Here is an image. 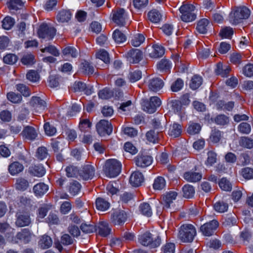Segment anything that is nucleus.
I'll return each instance as SVG.
<instances>
[{"label":"nucleus","instance_id":"15","mask_svg":"<svg viewBox=\"0 0 253 253\" xmlns=\"http://www.w3.org/2000/svg\"><path fill=\"white\" fill-rule=\"evenodd\" d=\"M21 134L25 139L32 141L38 137V130L32 126H27L24 128Z\"/></svg>","mask_w":253,"mask_h":253},{"label":"nucleus","instance_id":"35","mask_svg":"<svg viewBox=\"0 0 253 253\" xmlns=\"http://www.w3.org/2000/svg\"><path fill=\"white\" fill-rule=\"evenodd\" d=\"M95 204L96 209L98 210L102 211L107 210L110 206V204L108 201L100 197L96 199Z\"/></svg>","mask_w":253,"mask_h":253},{"label":"nucleus","instance_id":"3","mask_svg":"<svg viewBox=\"0 0 253 253\" xmlns=\"http://www.w3.org/2000/svg\"><path fill=\"white\" fill-rule=\"evenodd\" d=\"M250 15V10L245 6L237 7L229 16V20L233 24L240 23L243 19H247Z\"/></svg>","mask_w":253,"mask_h":253},{"label":"nucleus","instance_id":"55","mask_svg":"<svg viewBox=\"0 0 253 253\" xmlns=\"http://www.w3.org/2000/svg\"><path fill=\"white\" fill-rule=\"evenodd\" d=\"M96 57L103 61L105 64L110 62V58L108 52L104 49H102L98 51L96 54Z\"/></svg>","mask_w":253,"mask_h":253},{"label":"nucleus","instance_id":"39","mask_svg":"<svg viewBox=\"0 0 253 253\" xmlns=\"http://www.w3.org/2000/svg\"><path fill=\"white\" fill-rule=\"evenodd\" d=\"M203 82L202 78L199 75H194L191 80L190 87L193 90H195L199 88Z\"/></svg>","mask_w":253,"mask_h":253},{"label":"nucleus","instance_id":"41","mask_svg":"<svg viewBox=\"0 0 253 253\" xmlns=\"http://www.w3.org/2000/svg\"><path fill=\"white\" fill-rule=\"evenodd\" d=\"M66 175L68 177H79V171L77 167L73 166L70 165L66 167L65 169Z\"/></svg>","mask_w":253,"mask_h":253},{"label":"nucleus","instance_id":"40","mask_svg":"<svg viewBox=\"0 0 253 253\" xmlns=\"http://www.w3.org/2000/svg\"><path fill=\"white\" fill-rule=\"evenodd\" d=\"M51 143L52 148L55 152H58L60 149H63L64 146L63 139L60 138L52 139Z\"/></svg>","mask_w":253,"mask_h":253},{"label":"nucleus","instance_id":"24","mask_svg":"<svg viewBox=\"0 0 253 253\" xmlns=\"http://www.w3.org/2000/svg\"><path fill=\"white\" fill-rule=\"evenodd\" d=\"M95 231H97L99 235L102 237H106L111 232V228L107 222L105 221L100 222L95 228Z\"/></svg>","mask_w":253,"mask_h":253},{"label":"nucleus","instance_id":"17","mask_svg":"<svg viewBox=\"0 0 253 253\" xmlns=\"http://www.w3.org/2000/svg\"><path fill=\"white\" fill-rule=\"evenodd\" d=\"M126 57L130 63H137L142 59L143 54L138 49H131L127 53Z\"/></svg>","mask_w":253,"mask_h":253},{"label":"nucleus","instance_id":"63","mask_svg":"<svg viewBox=\"0 0 253 253\" xmlns=\"http://www.w3.org/2000/svg\"><path fill=\"white\" fill-rule=\"evenodd\" d=\"M72 206L69 201H65L62 203L60 207V211L63 214L69 213L72 210Z\"/></svg>","mask_w":253,"mask_h":253},{"label":"nucleus","instance_id":"44","mask_svg":"<svg viewBox=\"0 0 253 253\" xmlns=\"http://www.w3.org/2000/svg\"><path fill=\"white\" fill-rule=\"evenodd\" d=\"M113 38L117 43L123 42L126 40V36L121 31L116 29L113 34Z\"/></svg>","mask_w":253,"mask_h":253},{"label":"nucleus","instance_id":"58","mask_svg":"<svg viewBox=\"0 0 253 253\" xmlns=\"http://www.w3.org/2000/svg\"><path fill=\"white\" fill-rule=\"evenodd\" d=\"M16 89L24 96H29L31 94V91L28 87L23 84H19L16 85Z\"/></svg>","mask_w":253,"mask_h":253},{"label":"nucleus","instance_id":"50","mask_svg":"<svg viewBox=\"0 0 253 253\" xmlns=\"http://www.w3.org/2000/svg\"><path fill=\"white\" fill-rule=\"evenodd\" d=\"M62 53L64 56H71L73 58L77 57L78 54L77 50L72 46H67L64 48Z\"/></svg>","mask_w":253,"mask_h":253},{"label":"nucleus","instance_id":"54","mask_svg":"<svg viewBox=\"0 0 253 253\" xmlns=\"http://www.w3.org/2000/svg\"><path fill=\"white\" fill-rule=\"evenodd\" d=\"M228 204L223 201L217 202L213 205L214 210L219 212L226 211L228 209Z\"/></svg>","mask_w":253,"mask_h":253},{"label":"nucleus","instance_id":"46","mask_svg":"<svg viewBox=\"0 0 253 253\" xmlns=\"http://www.w3.org/2000/svg\"><path fill=\"white\" fill-rule=\"evenodd\" d=\"M183 196L186 198H190L194 196L195 189L194 187L189 184L185 185L183 188Z\"/></svg>","mask_w":253,"mask_h":253},{"label":"nucleus","instance_id":"12","mask_svg":"<svg viewBox=\"0 0 253 253\" xmlns=\"http://www.w3.org/2000/svg\"><path fill=\"white\" fill-rule=\"evenodd\" d=\"M126 214L123 211H115L111 215L110 221L114 225H122L126 220Z\"/></svg>","mask_w":253,"mask_h":253},{"label":"nucleus","instance_id":"34","mask_svg":"<svg viewBox=\"0 0 253 253\" xmlns=\"http://www.w3.org/2000/svg\"><path fill=\"white\" fill-rule=\"evenodd\" d=\"M80 71L84 74L89 75L94 73V69L89 62L84 61L81 63Z\"/></svg>","mask_w":253,"mask_h":253},{"label":"nucleus","instance_id":"36","mask_svg":"<svg viewBox=\"0 0 253 253\" xmlns=\"http://www.w3.org/2000/svg\"><path fill=\"white\" fill-rule=\"evenodd\" d=\"M15 188L20 191H25L29 186L28 181L23 177H19L16 179L15 184Z\"/></svg>","mask_w":253,"mask_h":253},{"label":"nucleus","instance_id":"61","mask_svg":"<svg viewBox=\"0 0 253 253\" xmlns=\"http://www.w3.org/2000/svg\"><path fill=\"white\" fill-rule=\"evenodd\" d=\"M99 98L102 99H108L113 95V92L110 89L105 88L99 91L98 93Z\"/></svg>","mask_w":253,"mask_h":253},{"label":"nucleus","instance_id":"20","mask_svg":"<svg viewBox=\"0 0 253 253\" xmlns=\"http://www.w3.org/2000/svg\"><path fill=\"white\" fill-rule=\"evenodd\" d=\"M29 104L31 106L38 110L43 111L46 108L45 101L38 96H33L31 98Z\"/></svg>","mask_w":253,"mask_h":253},{"label":"nucleus","instance_id":"11","mask_svg":"<svg viewBox=\"0 0 253 253\" xmlns=\"http://www.w3.org/2000/svg\"><path fill=\"white\" fill-rule=\"evenodd\" d=\"M218 226V221L213 219L202 225L200 227V230L204 235L210 236L214 233Z\"/></svg>","mask_w":253,"mask_h":253},{"label":"nucleus","instance_id":"53","mask_svg":"<svg viewBox=\"0 0 253 253\" xmlns=\"http://www.w3.org/2000/svg\"><path fill=\"white\" fill-rule=\"evenodd\" d=\"M208 158L205 164L207 166H211L216 162L217 154L212 151L208 152Z\"/></svg>","mask_w":253,"mask_h":253},{"label":"nucleus","instance_id":"32","mask_svg":"<svg viewBox=\"0 0 253 253\" xmlns=\"http://www.w3.org/2000/svg\"><path fill=\"white\" fill-rule=\"evenodd\" d=\"M223 137V132L218 129L212 128L211 129L209 139L213 143H217L220 141Z\"/></svg>","mask_w":253,"mask_h":253},{"label":"nucleus","instance_id":"13","mask_svg":"<svg viewBox=\"0 0 253 253\" xmlns=\"http://www.w3.org/2000/svg\"><path fill=\"white\" fill-rule=\"evenodd\" d=\"M74 92L84 91L86 95H90L93 92V88L91 86H87L86 84L81 81H76L71 87Z\"/></svg>","mask_w":253,"mask_h":253},{"label":"nucleus","instance_id":"19","mask_svg":"<svg viewBox=\"0 0 253 253\" xmlns=\"http://www.w3.org/2000/svg\"><path fill=\"white\" fill-rule=\"evenodd\" d=\"M32 233L28 229H23L21 231L18 232L15 237L16 242L20 241L24 244L28 243L31 239Z\"/></svg>","mask_w":253,"mask_h":253},{"label":"nucleus","instance_id":"29","mask_svg":"<svg viewBox=\"0 0 253 253\" xmlns=\"http://www.w3.org/2000/svg\"><path fill=\"white\" fill-rule=\"evenodd\" d=\"M210 26V23L208 19L203 18L198 21L196 26L197 31L201 34H206Z\"/></svg>","mask_w":253,"mask_h":253},{"label":"nucleus","instance_id":"10","mask_svg":"<svg viewBox=\"0 0 253 253\" xmlns=\"http://www.w3.org/2000/svg\"><path fill=\"white\" fill-rule=\"evenodd\" d=\"M97 132L100 136L110 134L113 130V126L110 122L106 120H100L96 126Z\"/></svg>","mask_w":253,"mask_h":253},{"label":"nucleus","instance_id":"2","mask_svg":"<svg viewBox=\"0 0 253 253\" xmlns=\"http://www.w3.org/2000/svg\"><path fill=\"white\" fill-rule=\"evenodd\" d=\"M196 235V230L195 227L192 224H186L180 226L178 238L183 243H191Z\"/></svg>","mask_w":253,"mask_h":253},{"label":"nucleus","instance_id":"49","mask_svg":"<svg viewBox=\"0 0 253 253\" xmlns=\"http://www.w3.org/2000/svg\"><path fill=\"white\" fill-rule=\"evenodd\" d=\"M81 184L77 181L71 182L69 186V192L73 196L77 195L80 191Z\"/></svg>","mask_w":253,"mask_h":253},{"label":"nucleus","instance_id":"30","mask_svg":"<svg viewBox=\"0 0 253 253\" xmlns=\"http://www.w3.org/2000/svg\"><path fill=\"white\" fill-rule=\"evenodd\" d=\"M72 14L70 10L63 9L60 10L56 16L58 22L61 23L68 22L71 18Z\"/></svg>","mask_w":253,"mask_h":253},{"label":"nucleus","instance_id":"31","mask_svg":"<svg viewBox=\"0 0 253 253\" xmlns=\"http://www.w3.org/2000/svg\"><path fill=\"white\" fill-rule=\"evenodd\" d=\"M148 19L152 22L158 23L162 18V13L156 9H153L148 13Z\"/></svg>","mask_w":253,"mask_h":253},{"label":"nucleus","instance_id":"8","mask_svg":"<svg viewBox=\"0 0 253 253\" xmlns=\"http://www.w3.org/2000/svg\"><path fill=\"white\" fill-rule=\"evenodd\" d=\"M113 21L120 26L125 25L127 19V14L124 8H118L112 12Z\"/></svg>","mask_w":253,"mask_h":253},{"label":"nucleus","instance_id":"45","mask_svg":"<svg viewBox=\"0 0 253 253\" xmlns=\"http://www.w3.org/2000/svg\"><path fill=\"white\" fill-rule=\"evenodd\" d=\"M218 185L223 190L230 191L232 190V185L226 178H222L218 182Z\"/></svg>","mask_w":253,"mask_h":253},{"label":"nucleus","instance_id":"26","mask_svg":"<svg viewBox=\"0 0 253 253\" xmlns=\"http://www.w3.org/2000/svg\"><path fill=\"white\" fill-rule=\"evenodd\" d=\"M162 131L151 129L146 133V138L147 141L153 143H159L160 139L161 133Z\"/></svg>","mask_w":253,"mask_h":253},{"label":"nucleus","instance_id":"27","mask_svg":"<svg viewBox=\"0 0 253 253\" xmlns=\"http://www.w3.org/2000/svg\"><path fill=\"white\" fill-rule=\"evenodd\" d=\"M28 173L34 176L42 177L45 174V170L41 165H32L29 168Z\"/></svg>","mask_w":253,"mask_h":253},{"label":"nucleus","instance_id":"42","mask_svg":"<svg viewBox=\"0 0 253 253\" xmlns=\"http://www.w3.org/2000/svg\"><path fill=\"white\" fill-rule=\"evenodd\" d=\"M145 41V37L142 34L134 35L131 40V44L133 46H139Z\"/></svg>","mask_w":253,"mask_h":253},{"label":"nucleus","instance_id":"33","mask_svg":"<svg viewBox=\"0 0 253 253\" xmlns=\"http://www.w3.org/2000/svg\"><path fill=\"white\" fill-rule=\"evenodd\" d=\"M184 178L188 181L196 182L201 180L202 174L196 172H186L183 175Z\"/></svg>","mask_w":253,"mask_h":253},{"label":"nucleus","instance_id":"57","mask_svg":"<svg viewBox=\"0 0 253 253\" xmlns=\"http://www.w3.org/2000/svg\"><path fill=\"white\" fill-rule=\"evenodd\" d=\"M24 5L22 0H10L8 7L10 9L16 10L21 9Z\"/></svg>","mask_w":253,"mask_h":253},{"label":"nucleus","instance_id":"28","mask_svg":"<svg viewBox=\"0 0 253 253\" xmlns=\"http://www.w3.org/2000/svg\"><path fill=\"white\" fill-rule=\"evenodd\" d=\"M52 245V240L50 236L45 234L39 238L38 246L41 249H48L51 247Z\"/></svg>","mask_w":253,"mask_h":253},{"label":"nucleus","instance_id":"62","mask_svg":"<svg viewBox=\"0 0 253 253\" xmlns=\"http://www.w3.org/2000/svg\"><path fill=\"white\" fill-rule=\"evenodd\" d=\"M81 230L84 233L89 234L95 231V227L94 225L82 223L80 226Z\"/></svg>","mask_w":253,"mask_h":253},{"label":"nucleus","instance_id":"43","mask_svg":"<svg viewBox=\"0 0 253 253\" xmlns=\"http://www.w3.org/2000/svg\"><path fill=\"white\" fill-rule=\"evenodd\" d=\"M139 210L142 214L150 217L152 214V211L150 205L147 203H143L139 206Z\"/></svg>","mask_w":253,"mask_h":253},{"label":"nucleus","instance_id":"47","mask_svg":"<svg viewBox=\"0 0 253 253\" xmlns=\"http://www.w3.org/2000/svg\"><path fill=\"white\" fill-rule=\"evenodd\" d=\"M201 127L200 124L194 122H190L187 128V132L190 134H195L199 133Z\"/></svg>","mask_w":253,"mask_h":253},{"label":"nucleus","instance_id":"51","mask_svg":"<svg viewBox=\"0 0 253 253\" xmlns=\"http://www.w3.org/2000/svg\"><path fill=\"white\" fill-rule=\"evenodd\" d=\"M239 144L242 147L251 149L253 147V140L248 137H241Z\"/></svg>","mask_w":253,"mask_h":253},{"label":"nucleus","instance_id":"64","mask_svg":"<svg viewBox=\"0 0 253 253\" xmlns=\"http://www.w3.org/2000/svg\"><path fill=\"white\" fill-rule=\"evenodd\" d=\"M242 175L246 179H251L253 178V169L246 167L242 169Z\"/></svg>","mask_w":253,"mask_h":253},{"label":"nucleus","instance_id":"16","mask_svg":"<svg viewBox=\"0 0 253 253\" xmlns=\"http://www.w3.org/2000/svg\"><path fill=\"white\" fill-rule=\"evenodd\" d=\"M153 161L152 157L145 155H138L134 158L136 165L140 168H144L150 166Z\"/></svg>","mask_w":253,"mask_h":253},{"label":"nucleus","instance_id":"5","mask_svg":"<svg viewBox=\"0 0 253 253\" xmlns=\"http://www.w3.org/2000/svg\"><path fill=\"white\" fill-rule=\"evenodd\" d=\"M181 13V19L185 22H190L196 19L197 15L195 12V6L190 3H184L179 8Z\"/></svg>","mask_w":253,"mask_h":253},{"label":"nucleus","instance_id":"25","mask_svg":"<svg viewBox=\"0 0 253 253\" xmlns=\"http://www.w3.org/2000/svg\"><path fill=\"white\" fill-rule=\"evenodd\" d=\"M143 181L144 177L142 174L137 171L133 172L129 178L130 184L135 187L140 186Z\"/></svg>","mask_w":253,"mask_h":253},{"label":"nucleus","instance_id":"37","mask_svg":"<svg viewBox=\"0 0 253 253\" xmlns=\"http://www.w3.org/2000/svg\"><path fill=\"white\" fill-rule=\"evenodd\" d=\"M48 189V187L44 183H39L33 187V191L37 196H42L44 195Z\"/></svg>","mask_w":253,"mask_h":253},{"label":"nucleus","instance_id":"56","mask_svg":"<svg viewBox=\"0 0 253 253\" xmlns=\"http://www.w3.org/2000/svg\"><path fill=\"white\" fill-rule=\"evenodd\" d=\"M22 63L25 65H31L35 62V56L32 54H27L21 59Z\"/></svg>","mask_w":253,"mask_h":253},{"label":"nucleus","instance_id":"22","mask_svg":"<svg viewBox=\"0 0 253 253\" xmlns=\"http://www.w3.org/2000/svg\"><path fill=\"white\" fill-rule=\"evenodd\" d=\"M165 51V49L163 46L155 44L152 46L149 54L151 58H158L164 54Z\"/></svg>","mask_w":253,"mask_h":253},{"label":"nucleus","instance_id":"60","mask_svg":"<svg viewBox=\"0 0 253 253\" xmlns=\"http://www.w3.org/2000/svg\"><path fill=\"white\" fill-rule=\"evenodd\" d=\"M15 21L11 17H5L2 21V27L5 30L10 29L14 25Z\"/></svg>","mask_w":253,"mask_h":253},{"label":"nucleus","instance_id":"21","mask_svg":"<svg viewBox=\"0 0 253 253\" xmlns=\"http://www.w3.org/2000/svg\"><path fill=\"white\" fill-rule=\"evenodd\" d=\"M177 196V192L175 191H170L167 192L166 194L163 196L162 204L164 205V208L168 209L170 207V204L173 203Z\"/></svg>","mask_w":253,"mask_h":253},{"label":"nucleus","instance_id":"52","mask_svg":"<svg viewBox=\"0 0 253 253\" xmlns=\"http://www.w3.org/2000/svg\"><path fill=\"white\" fill-rule=\"evenodd\" d=\"M7 98L9 101L13 103H19L22 101V96L13 92H10L7 94Z\"/></svg>","mask_w":253,"mask_h":253},{"label":"nucleus","instance_id":"38","mask_svg":"<svg viewBox=\"0 0 253 253\" xmlns=\"http://www.w3.org/2000/svg\"><path fill=\"white\" fill-rule=\"evenodd\" d=\"M30 222V218L28 215L21 214L17 217L15 223L18 227H23L29 225Z\"/></svg>","mask_w":253,"mask_h":253},{"label":"nucleus","instance_id":"4","mask_svg":"<svg viewBox=\"0 0 253 253\" xmlns=\"http://www.w3.org/2000/svg\"><path fill=\"white\" fill-rule=\"evenodd\" d=\"M121 164L115 159L106 161L103 168L106 175L110 177H114L119 174L121 170Z\"/></svg>","mask_w":253,"mask_h":253},{"label":"nucleus","instance_id":"14","mask_svg":"<svg viewBox=\"0 0 253 253\" xmlns=\"http://www.w3.org/2000/svg\"><path fill=\"white\" fill-rule=\"evenodd\" d=\"M24 166L23 163L18 161H13L8 166V171L12 176H17L23 172Z\"/></svg>","mask_w":253,"mask_h":253},{"label":"nucleus","instance_id":"48","mask_svg":"<svg viewBox=\"0 0 253 253\" xmlns=\"http://www.w3.org/2000/svg\"><path fill=\"white\" fill-rule=\"evenodd\" d=\"M48 156L47 150L45 147H40L38 148L36 152V157L40 160H42L46 159Z\"/></svg>","mask_w":253,"mask_h":253},{"label":"nucleus","instance_id":"18","mask_svg":"<svg viewBox=\"0 0 253 253\" xmlns=\"http://www.w3.org/2000/svg\"><path fill=\"white\" fill-rule=\"evenodd\" d=\"M164 85L163 81L159 78L150 79L148 82V87L150 90L157 92L161 89Z\"/></svg>","mask_w":253,"mask_h":253},{"label":"nucleus","instance_id":"59","mask_svg":"<svg viewBox=\"0 0 253 253\" xmlns=\"http://www.w3.org/2000/svg\"><path fill=\"white\" fill-rule=\"evenodd\" d=\"M170 67V63L168 59H162L157 64V67L159 69L166 72L169 70Z\"/></svg>","mask_w":253,"mask_h":253},{"label":"nucleus","instance_id":"6","mask_svg":"<svg viewBox=\"0 0 253 253\" xmlns=\"http://www.w3.org/2000/svg\"><path fill=\"white\" fill-rule=\"evenodd\" d=\"M56 32L55 28L46 23H42L39 28L38 35L40 38L49 41L54 38Z\"/></svg>","mask_w":253,"mask_h":253},{"label":"nucleus","instance_id":"23","mask_svg":"<svg viewBox=\"0 0 253 253\" xmlns=\"http://www.w3.org/2000/svg\"><path fill=\"white\" fill-rule=\"evenodd\" d=\"M182 131V128L181 125L174 122L169 126L168 134L173 138H176L181 135Z\"/></svg>","mask_w":253,"mask_h":253},{"label":"nucleus","instance_id":"7","mask_svg":"<svg viewBox=\"0 0 253 253\" xmlns=\"http://www.w3.org/2000/svg\"><path fill=\"white\" fill-rule=\"evenodd\" d=\"M161 104L160 99L157 96H153L150 98L149 101H144L142 103V107L144 111L151 114L154 113Z\"/></svg>","mask_w":253,"mask_h":253},{"label":"nucleus","instance_id":"1","mask_svg":"<svg viewBox=\"0 0 253 253\" xmlns=\"http://www.w3.org/2000/svg\"><path fill=\"white\" fill-rule=\"evenodd\" d=\"M138 239L141 245L150 248H156L161 243V239L159 235L152 234L149 232H146L139 235Z\"/></svg>","mask_w":253,"mask_h":253},{"label":"nucleus","instance_id":"9","mask_svg":"<svg viewBox=\"0 0 253 253\" xmlns=\"http://www.w3.org/2000/svg\"><path fill=\"white\" fill-rule=\"evenodd\" d=\"M95 168L90 164L84 165L79 171V178L84 180L91 179L95 174Z\"/></svg>","mask_w":253,"mask_h":253}]
</instances>
